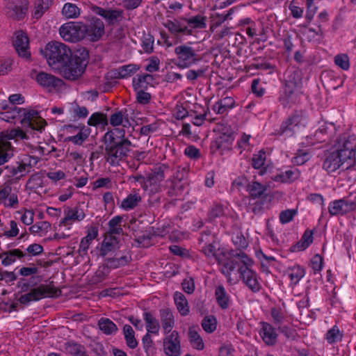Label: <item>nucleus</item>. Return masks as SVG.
<instances>
[{
  "instance_id": "nucleus-1",
  "label": "nucleus",
  "mask_w": 356,
  "mask_h": 356,
  "mask_svg": "<svg viewBox=\"0 0 356 356\" xmlns=\"http://www.w3.org/2000/svg\"><path fill=\"white\" fill-rule=\"evenodd\" d=\"M252 260L242 251L229 252V257L223 262H219L222 265L221 273L231 280V274L238 267V272L243 282L254 293L261 289V284L257 278V274L250 267Z\"/></svg>"
},
{
  "instance_id": "nucleus-2",
  "label": "nucleus",
  "mask_w": 356,
  "mask_h": 356,
  "mask_svg": "<svg viewBox=\"0 0 356 356\" xmlns=\"http://www.w3.org/2000/svg\"><path fill=\"white\" fill-rule=\"evenodd\" d=\"M88 60L89 54L85 48L75 50L68 59L60 66L62 76L71 81L78 79L85 72Z\"/></svg>"
},
{
  "instance_id": "nucleus-3",
  "label": "nucleus",
  "mask_w": 356,
  "mask_h": 356,
  "mask_svg": "<svg viewBox=\"0 0 356 356\" xmlns=\"http://www.w3.org/2000/svg\"><path fill=\"white\" fill-rule=\"evenodd\" d=\"M334 149L342 156L343 159L348 161L345 167L346 170L349 169L356 164V136L348 133L341 134L336 140Z\"/></svg>"
},
{
  "instance_id": "nucleus-4",
  "label": "nucleus",
  "mask_w": 356,
  "mask_h": 356,
  "mask_svg": "<svg viewBox=\"0 0 356 356\" xmlns=\"http://www.w3.org/2000/svg\"><path fill=\"white\" fill-rule=\"evenodd\" d=\"M104 141L105 145L106 159L111 165H118L119 161L127 156L132 146L128 139Z\"/></svg>"
},
{
  "instance_id": "nucleus-5",
  "label": "nucleus",
  "mask_w": 356,
  "mask_h": 356,
  "mask_svg": "<svg viewBox=\"0 0 356 356\" xmlns=\"http://www.w3.org/2000/svg\"><path fill=\"white\" fill-rule=\"evenodd\" d=\"M73 54L65 44L53 41L49 42L44 51V56L50 66L60 67Z\"/></svg>"
},
{
  "instance_id": "nucleus-6",
  "label": "nucleus",
  "mask_w": 356,
  "mask_h": 356,
  "mask_svg": "<svg viewBox=\"0 0 356 356\" xmlns=\"http://www.w3.org/2000/svg\"><path fill=\"white\" fill-rule=\"evenodd\" d=\"M61 294V291L54 284H41L37 288L32 289L29 293L22 295L18 301L22 305H28L31 301H38L42 298H57Z\"/></svg>"
},
{
  "instance_id": "nucleus-7",
  "label": "nucleus",
  "mask_w": 356,
  "mask_h": 356,
  "mask_svg": "<svg viewBox=\"0 0 356 356\" xmlns=\"http://www.w3.org/2000/svg\"><path fill=\"white\" fill-rule=\"evenodd\" d=\"M177 57V66L179 68H188L201 60L196 51L186 44H181L175 48Z\"/></svg>"
},
{
  "instance_id": "nucleus-8",
  "label": "nucleus",
  "mask_w": 356,
  "mask_h": 356,
  "mask_svg": "<svg viewBox=\"0 0 356 356\" xmlns=\"http://www.w3.org/2000/svg\"><path fill=\"white\" fill-rule=\"evenodd\" d=\"M85 24L82 22H70L60 28V36L65 40L76 42L85 38Z\"/></svg>"
},
{
  "instance_id": "nucleus-9",
  "label": "nucleus",
  "mask_w": 356,
  "mask_h": 356,
  "mask_svg": "<svg viewBox=\"0 0 356 356\" xmlns=\"http://www.w3.org/2000/svg\"><path fill=\"white\" fill-rule=\"evenodd\" d=\"M23 111V118L21 120V124L24 128H29L33 131L42 133L47 125L45 120L41 118L37 111L31 109Z\"/></svg>"
},
{
  "instance_id": "nucleus-10",
  "label": "nucleus",
  "mask_w": 356,
  "mask_h": 356,
  "mask_svg": "<svg viewBox=\"0 0 356 356\" xmlns=\"http://www.w3.org/2000/svg\"><path fill=\"white\" fill-rule=\"evenodd\" d=\"M298 99L297 84L296 81L287 80L281 92H280L279 102L284 106H291L295 104Z\"/></svg>"
},
{
  "instance_id": "nucleus-11",
  "label": "nucleus",
  "mask_w": 356,
  "mask_h": 356,
  "mask_svg": "<svg viewBox=\"0 0 356 356\" xmlns=\"http://www.w3.org/2000/svg\"><path fill=\"white\" fill-rule=\"evenodd\" d=\"M163 352L167 356H181V348L179 332L173 330L163 339Z\"/></svg>"
},
{
  "instance_id": "nucleus-12",
  "label": "nucleus",
  "mask_w": 356,
  "mask_h": 356,
  "mask_svg": "<svg viewBox=\"0 0 356 356\" xmlns=\"http://www.w3.org/2000/svg\"><path fill=\"white\" fill-rule=\"evenodd\" d=\"M348 164V161L343 159L342 156L334 149L332 152L325 153L323 161V168L327 173H332L339 169L341 167Z\"/></svg>"
},
{
  "instance_id": "nucleus-13",
  "label": "nucleus",
  "mask_w": 356,
  "mask_h": 356,
  "mask_svg": "<svg viewBox=\"0 0 356 356\" xmlns=\"http://www.w3.org/2000/svg\"><path fill=\"white\" fill-rule=\"evenodd\" d=\"M234 140V131L231 127H227L225 132L220 134L219 136L212 141L211 149L212 152L230 150Z\"/></svg>"
},
{
  "instance_id": "nucleus-14",
  "label": "nucleus",
  "mask_w": 356,
  "mask_h": 356,
  "mask_svg": "<svg viewBox=\"0 0 356 356\" xmlns=\"http://www.w3.org/2000/svg\"><path fill=\"white\" fill-rule=\"evenodd\" d=\"M85 38L91 42L98 41L104 34V22L97 17H92L88 25L85 24Z\"/></svg>"
},
{
  "instance_id": "nucleus-15",
  "label": "nucleus",
  "mask_w": 356,
  "mask_h": 356,
  "mask_svg": "<svg viewBox=\"0 0 356 356\" xmlns=\"http://www.w3.org/2000/svg\"><path fill=\"white\" fill-rule=\"evenodd\" d=\"M168 169V167L165 164H159L155 165L152 170V172L148 175L147 177V181L150 186H153L150 191L159 192L161 191V186L157 185L158 183L162 181L165 178V172Z\"/></svg>"
},
{
  "instance_id": "nucleus-16",
  "label": "nucleus",
  "mask_w": 356,
  "mask_h": 356,
  "mask_svg": "<svg viewBox=\"0 0 356 356\" xmlns=\"http://www.w3.org/2000/svg\"><path fill=\"white\" fill-rule=\"evenodd\" d=\"M91 9L95 14L104 18L109 26L115 25L122 19L123 12L120 10L105 9L97 6H92Z\"/></svg>"
},
{
  "instance_id": "nucleus-17",
  "label": "nucleus",
  "mask_w": 356,
  "mask_h": 356,
  "mask_svg": "<svg viewBox=\"0 0 356 356\" xmlns=\"http://www.w3.org/2000/svg\"><path fill=\"white\" fill-rule=\"evenodd\" d=\"M13 45L20 57L26 59L31 58V53L29 51V40L25 33L22 31L15 33Z\"/></svg>"
},
{
  "instance_id": "nucleus-18",
  "label": "nucleus",
  "mask_w": 356,
  "mask_h": 356,
  "mask_svg": "<svg viewBox=\"0 0 356 356\" xmlns=\"http://www.w3.org/2000/svg\"><path fill=\"white\" fill-rule=\"evenodd\" d=\"M29 2L24 0L16 3H10L6 7V15L15 20H20L25 17L28 10Z\"/></svg>"
},
{
  "instance_id": "nucleus-19",
  "label": "nucleus",
  "mask_w": 356,
  "mask_h": 356,
  "mask_svg": "<svg viewBox=\"0 0 356 356\" xmlns=\"http://www.w3.org/2000/svg\"><path fill=\"white\" fill-rule=\"evenodd\" d=\"M35 80L41 86L49 90L60 88L63 83L62 79L44 72L38 73Z\"/></svg>"
},
{
  "instance_id": "nucleus-20",
  "label": "nucleus",
  "mask_w": 356,
  "mask_h": 356,
  "mask_svg": "<svg viewBox=\"0 0 356 356\" xmlns=\"http://www.w3.org/2000/svg\"><path fill=\"white\" fill-rule=\"evenodd\" d=\"M183 20L181 19H168L163 22V26L166 28L169 32L174 35H179L184 34L187 35H192V29H189L187 26L182 24Z\"/></svg>"
},
{
  "instance_id": "nucleus-21",
  "label": "nucleus",
  "mask_w": 356,
  "mask_h": 356,
  "mask_svg": "<svg viewBox=\"0 0 356 356\" xmlns=\"http://www.w3.org/2000/svg\"><path fill=\"white\" fill-rule=\"evenodd\" d=\"M336 127L334 123L323 122L314 133V138L319 143L329 140L335 133Z\"/></svg>"
},
{
  "instance_id": "nucleus-22",
  "label": "nucleus",
  "mask_w": 356,
  "mask_h": 356,
  "mask_svg": "<svg viewBox=\"0 0 356 356\" xmlns=\"http://www.w3.org/2000/svg\"><path fill=\"white\" fill-rule=\"evenodd\" d=\"M120 239L115 236L106 234L99 250V255L105 257L108 252L119 249Z\"/></svg>"
},
{
  "instance_id": "nucleus-23",
  "label": "nucleus",
  "mask_w": 356,
  "mask_h": 356,
  "mask_svg": "<svg viewBox=\"0 0 356 356\" xmlns=\"http://www.w3.org/2000/svg\"><path fill=\"white\" fill-rule=\"evenodd\" d=\"M160 320L164 334L171 333L175 325L174 316L171 310L164 308L159 310Z\"/></svg>"
},
{
  "instance_id": "nucleus-24",
  "label": "nucleus",
  "mask_w": 356,
  "mask_h": 356,
  "mask_svg": "<svg viewBox=\"0 0 356 356\" xmlns=\"http://www.w3.org/2000/svg\"><path fill=\"white\" fill-rule=\"evenodd\" d=\"M260 335L264 343L268 346H273L277 342V334L275 328L268 323H262Z\"/></svg>"
},
{
  "instance_id": "nucleus-25",
  "label": "nucleus",
  "mask_w": 356,
  "mask_h": 356,
  "mask_svg": "<svg viewBox=\"0 0 356 356\" xmlns=\"http://www.w3.org/2000/svg\"><path fill=\"white\" fill-rule=\"evenodd\" d=\"M67 127L76 130L79 129V131L75 136H70L67 138L69 141L77 145H81L90 134V129L85 125L75 126L69 124Z\"/></svg>"
},
{
  "instance_id": "nucleus-26",
  "label": "nucleus",
  "mask_w": 356,
  "mask_h": 356,
  "mask_svg": "<svg viewBox=\"0 0 356 356\" xmlns=\"http://www.w3.org/2000/svg\"><path fill=\"white\" fill-rule=\"evenodd\" d=\"M26 256V254L19 249H13L3 252L0 254L1 264L7 266L13 264L17 259H22Z\"/></svg>"
},
{
  "instance_id": "nucleus-27",
  "label": "nucleus",
  "mask_w": 356,
  "mask_h": 356,
  "mask_svg": "<svg viewBox=\"0 0 356 356\" xmlns=\"http://www.w3.org/2000/svg\"><path fill=\"white\" fill-rule=\"evenodd\" d=\"M215 298L218 305L222 309H227L230 306V296L222 285H219L216 288Z\"/></svg>"
},
{
  "instance_id": "nucleus-28",
  "label": "nucleus",
  "mask_w": 356,
  "mask_h": 356,
  "mask_svg": "<svg viewBox=\"0 0 356 356\" xmlns=\"http://www.w3.org/2000/svg\"><path fill=\"white\" fill-rule=\"evenodd\" d=\"M65 216L60 222V225H65L68 220H78L81 221L85 218V213L82 209L76 207L74 209L66 207L65 209Z\"/></svg>"
},
{
  "instance_id": "nucleus-29",
  "label": "nucleus",
  "mask_w": 356,
  "mask_h": 356,
  "mask_svg": "<svg viewBox=\"0 0 356 356\" xmlns=\"http://www.w3.org/2000/svg\"><path fill=\"white\" fill-rule=\"evenodd\" d=\"M313 234L312 230L306 229L301 239L296 244L291 247V251L296 252L305 250L313 242Z\"/></svg>"
},
{
  "instance_id": "nucleus-30",
  "label": "nucleus",
  "mask_w": 356,
  "mask_h": 356,
  "mask_svg": "<svg viewBox=\"0 0 356 356\" xmlns=\"http://www.w3.org/2000/svg\"><path fill=\"white\" fill-rule=\"evenodd\" d=\"M110 124L113 127L122 124L123 127H127L129 125L130 123L128 119L127 110L124 108L113 113L110 117Z\"/></svg>"
},
{
  "instance_id": "nucleus-31",
  "label": "nucleus",
  "mask_w": 356,
  "mask_h": 356,
  "mask_svg": "<svg viewBox=\"0 0 356 356\" xmlns=\"http://www.w3.org/2000/svg\"><path fill=\"white\" fill-rule=\"evenodd\" d=\"M97 236V227L95 226L90 227L87 230V235L83 237L80 242L79 252H87L92 241L96 238Z\"/></svg>"
},
{
  "instance_id": "nucleus-32",
  "label": "nucleus",
  "mask_w": 356,
  "mask_h": 356,
  "mask_svg": "<svg viewBox=\"0 0 356 356\" xmlns=\"http://www.w3.org/2000/svg\"><path fill=\"white\" fill-rule=\"evenodd\" d=\"M154 81L153 75L150 74H143L137 75L132 80V85L134 90L138 89H147L148 86Z\"/></svg>"
},
{
  "instance_id": "nucleus-33",
  "label": "nucleus",
  "mask_w": 356,
  "mask_h": 356,
  "mask_svg": "<svg viewBox=\"0 0 356 356\" xmlns=\"http://www.w3.org/2000/svg\"><path fill=\"white\" fill-rule=\"evenodd\" d=\"M183 22L188 24V27L191 29H203L207 26V17L200 15L193 16L190 18L181 17Z\"/></svg>"
},
{
  "instance_id": "nucleus-34",
  "label": "nucleus",
  "mask_w": 356,
  "mask_h": 356,
  "mask_svg": "<svg viewBox=\"0 0 356 356\" xmlns=\"http://www.w3.org/2000/svg\"><path fill=\"white\" fill-rule=\"evenodd\" d=\"M300 175V172L297 168H291L277 175L274 180L281 182H293L298 179Z\"/></svg>"
},
{
  "instance_id": "nucleus-35",
  "label": "nucleus",
  "mask_w": 356,
  "mask_h": 356,
  "mask_svg": "<svg viewBox=\"0 0 356 356\" xmlns=\"http://www.w3.org/2000/svg\"><path fill=\"white\" fill-rule=\"evenodd\" d=\"M174 301L177 309L181 316H186L189 313V306L185 296L181 292H175Z\"/></svg>"
},
{
  "instance_id": "nucleus-36",
  "label": "nucleus",
  "mask_w": 356,
  "mask_h": 356,
  "mask_svg": "<svg viewBox=\"0 0 356 356\" xmlns=\"http://www.w3.org/2000/svg\"><path fill=\"white\" fill-rule=\"evenodd\" d=\"M266 159V153L263 149L252 155V165L254 169H260V175L266 172V168L264 167Z\"/></svg>"
},
{
  "instance_id": "nucleus-37",
  "label": "nucleus",
  "mask_w": 356,
  "mask_h": 356,
  "mask_svg": "<svg viewBox=\"0 0 356 356\" xmlns=\"http://www.w3.org/2000/svg\"><path fill=\"white\" fill-rule=\"evenodd\" d=\"M143 317L147 332L158 334L160 329L159 321L150 312H144Z\"/></svg>"
},
{
  "instance_id": "nucleus-38",
  "label": "nucleus",
  "mask_w": 356,
  "mask_h": 356,
  "mask_svg": "<svg viewBox=\"0 0 356 356\" xmlns=\"http://www.w3.org/2000/svg\"><path fill=\"white\" fill-rule=\"evenodd\" d=\"M40 276H32L29 279L20 278L17 284L19 293L27 292L31 287L36 286L41 281Z\"/></svg>"
},
{
  "instance_id": "nucleus-39",
  "label": "nucleus",
  "mask_w": 356,
  "mask_h": 356,
  "mask_svg": "<svg viewBox=\"0 0 356 356\" xmlns=\"http://www.w3.org/2000/svg\"><path fill=\"white\" fill-rule=\"evenodd\" d=\"M99 329L106 335H111L118 331L117 325L109 318L102 317L97 323Z\"/></svg>"
},
{
  "instance_id": "nucleus-40",
  "label": "nucleus",
  "mask_w": 356,
  "mask_h": 356,
  "mask_svg": "<svg viewBox=\"0 0 356 356\" xmlns=\"http://www.w3.org/2000/svg\"><path fill=\"white\" fill-rule=\"evenodd\" d=\"M61 13L66 19H75L80 15L81 10L74 3H66L62 8Z\"/></svg>"
},
{
  "instance_id": "nucleus-41",
  "label": "nucleus",
  "mask_w": 356,
  "mask_h": 356,
  "mask_svg": "<svg viewBox=\"0 0 356 356\" xmlns=\"http://www.w3.org/2000/svg\"><path fill=\"white\" fill-rule=\"evenodd\" d=\"M123 334L127 346L131 349L136 348L138 343L135 338V332L132 327L129 325H124Z\"/></svg>"
},
{
  "instance_id": "nucleus-42",
  "label": "nucleus",
  "mask_w": 356,
  "mask_h": 356,
  "mask_svg": "<svg viewBox=\"0 0 356 356\" xmlns=\"http://www.w3.org/2000/svg\"><path fill=\"white\" fill-rule=\"evenodd\" d=\"M11 149L10 142L2 141L0 143V165L7 163L13 156V154L9 152Z\"/></svg>"
},
{
  "instance_id": "nucleus-43",
  "label": "nucleus",
  "mask_w": 356,
  "mask_h": 356,
  "mask_svg": "<svg viewBox=\"0 0 356 356\" xmlns=\"http://www.w3.org/2000/svg\"><path fill=\"white\" fill-rule=\"evenodd\" d=\"M266 189V186L257 181H252L248 186V191L249 192L250 197L254 200L261 197Z\"/></svg>"
},
{
  "instance_id": "nucleus-44",
  "label": "nucleus",
  "mask_w": 356,
  "mask_h": 356,
  "mask_svg": "<svg viewBox=\"0 0 356 356\" xmlns=\"http://www.w3.org/2000/svg\"><path fill=\"white\" fill-rule=\"evenodd\" d=\"M298 128V125L295 124L293 120H291V118L288 117V118L281 124L279 134L280 135L286 134L291 136L296 132V129Z\"/></svg>"
},
{
  "instance_id": "nucleus-45",
  "label": "nucleus",
  "mask_w": 356,
  "mask_h": 356,
  "mask_svg": "<svg viewBox=\"0 0 356 356\" xmlns=\"http://www.w3.org/2000/svg\"><path fill=\"white\" fill-rule=\"evenodd\" d=\"M169 197L177 196L181 189L179 181L167 179L163 186Z\"/></svg>"
},
{
  "instance_id": "nucleus-46",
  "label": "nucleus",
  "mask_w": 356,
  "mask_h": 356,
  "mask_svg": "<svg viewBox=\"0 0 356 356\" xmlns=\"http://www.w3.org/2000/svg\"><path fill=\"white\" fill-rule=\"evenodd\" d=\"M65 348L67 353L73 356H81L86 351L84 346L73 341L65 343Z\"/></svg>"
},
{
  "instance_id": "nucleus-47",
  "label": "nucleus",
  "mask_w": 356,
  "mask_h": 356,
  "mask_svg": "<svg viewBox=\"0 0 356 356\" xmlns=\"http://www.w3.org/2000/svg\"><path fill=\"white\" fill-rule=\"evenodd\" d=\"M188 339L193 348L199 350L204 348V345L203 340L196 330L189 328Z\"/></svg>"
},
{
  "instance_id": "nucleus-48",
  "label": "nucleus",
  "mask_w": 356,
  "mask_h": 356,
  "mask_svg": "<svg viewBox=\"0 0 356 356\" xmlns=\"http://www.w3.org/2000/svg\"><path fill=\"white\" fill-rule=\"evenodd\" d=\"M305 274V269L300 266L297 265L288 268V276L295 284L304 277Z\"/></svg>"
},
{
  "instance_id": "nucleus-49",
  "label": "nucleus",
  "mask_w": 356,
  "mask_h": 356,
  "mask_svg": "<svg viewBox=\"0 0 356 356\" xmlns=\"http://www.w3.org/2000/svg\"><path fill=\"white\" fill-rule=\"evenodd\" d=\"M141 201V197L138 193L129 194L121 203V207L125 210L134 209Z\"/></svg>"
},
{
  "instance_id": "nucleus-50",
  "label": "nucleus",
  "mask_w": 356,
  "mask_h": 356,
  "mask_svg": "<svg viewBox=\"0 0 356 356\" xmlns=\"http://www.w3.org/2000/svg\"><path fill=\"white\" fill-rule=\"evenodd\" d=\"M199 245L218 243L217 235L209 230L203 231L198 238Z\"/></svg>"
},
{
  "instance_id": "nucleus-51",
  "label": "nucleus",
  "mask_w": 356,
  "mask_h": 356,
  "mask_svg": "<svg viewBox=\"0 0 356 356\" xmlns=\"http://www.w3.org/2000/svg\"><path fill=\"white\" fill-rule=\"evenodd\" d=\"M225 207L220 203H213L208 211V218L209 220H213L217 218H220L225 214Z\"/></svg>"
},
{
  "instance_id": "nucleus-52",
  "label": "nucleus",
  "mask_w": 356,
  "mask_h": 356,
  "mask_svg": "<svg viewBox=\"0 0 356 356\" xmlns=\"http://www.w3.org/2000/svg\"><path fill=\"white\" fill-rule=\"evenodd\" d=\"M124 135L125 131L124 129L114 128L113 130L108 131L104 134L103 141H109V139H112L111 140L127 139Z\"/></svg>"
},
{
  "instance_id": "nucleus-53",
  "label": "nucleus",
  "mask_w": 356,
  "mask_h": 356,
  "mask_svg": "<svg viewBox=\"0 0 356 356\" xmlns=\"http://www.w3.org/2000/svg\"><path fill=\"white\" fill-rule=\"evenodd\" d=\"M295 124L298 127H305L307 122L306 112L303 110H296L289 116Z\"/></svg>"
},
{
  "instance_id": "nucleus-54",
  "label": "nucleus",
  "mask_w": 356,
  "mask_h": 356,
  "mask_svg": "<svg viewBox=\"0 0 356 356\" xmlns=\"http://www.w3.org/2000/svg\"><path fill=\"white\" fill-rule=\"evenodd\" d=\"M328 211L331 216H342L346 214L343 207V200L340 199L331 202L328 206Z\"/></svg>"
},
{
  "instance_id": "nucleus-55",
  "label": "nucleus",
  "mask_w": 356,
  "mask_h": 356,
  "mask_svg": "<svg viewBox=\"0 0 356 356\" xmlns=\"http://www.w3.org/2000/svg\"><path fill=\"white\" fill-rule=\"evenodd\" d=\"M201 325L206 332L212 333L216 329V318L213 315L207 316L202 319Z\"/></svg>"
},
{
  "instance_id": "nucleus-56",
  "label": "nucleus",
  "mask_w": 356,
  "mask_h": 356,
  "mask_svg": "<svg viewBox=\"0 0 356 356\" xmlns=\"http://www.w3.org/2000/svg\"><path fill=\"white\" fill-rule=\"evenodd\" d=\"M107 124L106 115L100 112L94 113L88 120V124L93 127H97L99 124L106 125Z\"/></svg>"
},
{
  "instance_id": "nucleus-57",
  "label": "nucleus",
  "mask_w": 356,
  "mask_h": 356,
  "mask_svg": "<svg viewBox=\"0 0 356 356\" xmlns=\"http://www.w3.org/2000/svg\"><path fill=\"white\" fill-rule=\"evenodd\" d=\"M342 337L343 334L340 332L337 325H334L330 329L325 335V339L329 343H334L337 341H341Z\"/></svg>"
},
{
  "instance_id": "nucleus-58",
  "label": "nucleus",
  "mask_w": 356,
  "mask_h": 356,
  "mask_svg": "<svg viewBox=\"0 0 356 356\" xmlns=\"http://www.w3.org/2000/svg\"><path fill=\"white\" fill-rule=\"evenodd\" d=\"M154 36L150 33L143 35L141 46L146 54H151L154 51Z\"/></svg>"
},
{
  "instance_id": "nucleus-59",
  "label": "nucleus",
  "mask_w": 356,
  "mask_h": 356,
  "mask_svg": "<svg viewBox=\"0 0 356 356\" xmlns=\"http://www.w3.org/2000/svg\"><path fill=\"white\" fill-rule=\"evenodd\" d=\"M14 60L11 58H0V75L8 74L13 68Z\"/></svg>"
},
{
  "instance_id": "nucleus-60",
  "label": "nucleus",
  "mask_w": 356,
  "mask_h": 356,
  "mask_svg": "<svg viewBox=\"0 0 356 356\" xmlns=\"http://www.w3.org/2000/svg\"><path fill=\"white\" fill-rule=\"evenodd\" d=\"M297 212V209H286L281 211L279 216L280 222L284 225L292 221Z\"/></svg>"
},
{
  "instance_id": "nucleus-61",
  "label": "nucleus",
  "mask_w": 356,
  "mask_h": 356,
  "mask_svg": "<svg viewBox=\"0 0 356 356\" xmlns=\"http://www.w3.org/2000/svg\"><path fill=\"white\" fill-rule=\"evenodd\" d=\"M309 159L310 155L307 151L298 149L293 159V162L298 165H301L305 163Z\"/></svg>"
},
{
  "instance_id": "nucleus-62",
  "label": "nucleus",
  "mask_w": 356,
  "mask_h": 356,
  "mask_svg": "<svg viewBox=\"0 0 356 356\" xmlns=\"http://www.w3.org/2000/svg\"><path fill=\"white\" fill-rule=\"evenodd\" d=\"M334 63L343 70H347L350 67L349 58L345 54L335 56Z\"/></svg>"
},
{
  "instance_id": "nucleus-63",
  "label": "nucleus",
  "mask_w": 356,
  "mask_h": 356,
  "mask_svg": "<svg viewBox=\"0 0 356 356\" xmlns=\"http://www.w3.org/2000/svg\"><path fill=\"white\" fill-rule=\"evenodd\" d=\"M139 66L136 64H128L120 67L123 79L131 76L139 70Z\"/></svg>"
},
{
  "instance_id": "nucleus-64",
  "label": "nucleus",
  "mask_w": 356,
  "mask_h": 356,
  "mask_svg": "<svg viewBox=\"0 0 356 356\" xmlns=\"http://www.w3.org/2000/svg\"><path fill=\"white\" fill-rule=\"evenodd\" d=\"M72 112L74 118H85L88 115V111L85 106H80L76 103H74L72 106Z\"/></svg>"
}]
</instances>
